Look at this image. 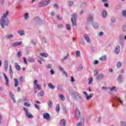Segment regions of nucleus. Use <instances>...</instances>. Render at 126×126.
<instances>
[{
    "mask_svg": "<svg viewBox=\"0 0 126 126\" xmlns=\"http://www.w3.org/2000/svg\"><path fill=\"white\" fill-rule=\"evenodd\" d=\"M22 41L13 42L11 44L12 47H17V46H21Z\"/></svg>",
    "mask_w": 126,
    "mask_h": 126,
    "instance_id": "9d476101",
    "label": "nucleus"
},
{
    "mask_svg": "<svg viewBox=\"0 0 126 126\" xmlns=\"http://www.w3.org/2000/svg\"><path fill=\"white\" fill-rule=\"evenodd\" d=\"M40 18L38 17H35L34 18V21H38V20H39Z\"/></svg>",
    "mask_w": 126,
    "mask_h": 126,
    "instance_id": "680f3d73",
    "label": "nucleus"
},
{
    "mask_svg": "<svg viewBox=\"0 0 126 126\" xmlns=\"http://www.w3.org/2000/svg\"><path fill=\"white\" fill-rule=\"evenodd\" d=\"M121 124L122 126H126V123L124 121H121Z\"/></svg>",
    "mask_w": 126,
    "mask_h": 126,
    "instance_id": "864d4df0",
    "label": "nucleus"
},
{
    "mask_svg": "<svg viewBox=\"0 0 126 126\" xmlns=\"http://www.w3.org/2000/svg\"><path fill=\"white\" fill-rule=\"evenodd\" d=\"M13 37H14V35H13L12 34H7L5 36V39H11L13 38Z\"/></svg>",
    "mask_w": 126,
    "mask_h": 126,
    "instance_id": "5701e85b",
    "label": "nucleus"
},
{
    "mask_svg": "<svg viewBox=\"0 0 126 126\" xmlns=\"http://www.w3.org/2000/svg\"><path fill=\"white\" fill-rule=\"evenodd\" d=\"M41 40L42 41V42L43 43H46V42H47V40L45 38V37H43L42 38H41Z\"/></svg>",
    "mask_w": 126,
    "mask_h": 126,
    "instance_id": "6e6d98bb",
    "label": "nucleus"
},
{
    "mask_svg": "<svg viewBox=\"0 0 126 126\" xmlns=\"http://www.w3.org/2000/svg\"><path fill=\"white\" fill-rule=\"evenodd\" d=\"M124 37H125V35H124V34H121L119 37V40H123V41H125Z\"/></svg>",
    "mask_w": 126,
    "mask_h": 126,
    "instance_id": "ea45409f",
    "label": "nucleus"
},
{
    "mask_svg": "<svg viewBox=\"0 0 126 126\" xmlns=\"http://www.w3.org/2000/svg\"><path fill=\"white\" fill-rule=\"evenodd\" d=\"M51 2V0H42L38 3V6L42 7V6H46Z\"/></svg>",
    "mask_w": 126,
    "mask_h": 126,
    "instance_id": "7ed1b4c3",
    "label": "nucleus"
},
{
    "mask_svg": "<svg viewBox=\"0 0 126 126\" xmlns=\"http://www.w3.org/2000/svg\"><path fill=\"white\" fill-rule=\"evenodd\" d=\"M76 57H80V56H81L80 51L77 50L76 52Z\"/></svg>",
    "mask_w": 126,
    "mask_h": 126,
    "instance_id": "a19ab883",
    "label": "nucleus"
},
{
    "mask_svg": "<svg viewBox=\"0 0 126 126\" xmlns=\"http://www.w3.org/2000/svg\"><path fill=\"white\" fill-rule=\"evenodd\" d=\"M23 60H24V63H25V64H27V61L26 60V58L25 57H24L23 58Z\"/></svg>",
    "mask_w": 126,
    "mask_h": 126,
    "instance_id": "69168bd1",
    "label": "nucleus"
},
{
    "mask_svg": "<svg viewBox=\"0 0 126 126\" xmlns=\"http://www.w3.org/2000/svg\"><path fill=\"white\" fill-rule=\"evenodd\" d=\"M115 52L116 55H119V54H120V52H121V47L119 45H117L116 46Z\"/></svg>",
    "mask_w": 126,
    "mask_h": 126,
    "instance_id": "f8f14e48",
    "label": "nucleus"
},
{
    "mask_svg": "<svg viewBox=\"0 0 126 126\" xmlns=\"http://www.w3.org/2000/svg\"><path fill=\"white\" fill-rule=\"evenodd\" d=\"M93 21V16L92 15H90L87 19V22L89 23V22H92Z\"/></svg>",
    "mask_w": 126,
    "mask_h": 126,
    "instance_id": "2eb2a0df",
    "label": "nucleus"
},
{
    "mask_svg": "<svg viewBox=\"0 0 126 126\" xmlns=\"http://www.w3.org/2000/svg\"><path fill=\"white\" fill-rule=\"evenodd\" d=\"M68 3L70 5V6H72L74 4V2L73 1H68Z\"/></svg>",
    "mask_w": 126,
    "mask_h": 126,
    "instance_id": "8fccbe9b",
    "label": "nucleus"
},
{
    "mask_svg": "<svg viewBox=\"0 0 126 126\" xmlns=\"http://www.w3.org/2000/svg\"><path fill=\"white\" fill-rule=\"evenodd\" d=\"M9 74L11 78H12V77L13 76V71H12V68L10 65L9 67Z\"/></svg>",
    "mask_w": 126,
    "mask_h": 126,
    "instance_id": "aec40b11",
    "label": "nucleus"
},
{
    "mask_svg": "<svg viewBox=\"0 0 126 126\" xmlns=\"http://www.w3.org/2000/svg\"><path fill=\"white\" fill-rule=\"evenodd\" d=\"M122 29H123V31H124V32H126V27L125 26H124L122 27Z\"/></svg>",
    "mask_w": 126,
    "mask_h": 126,
    "instance_id": "0e129e2a",
    "label": "nucleus"
},
{
    "mask_svg": "<svg viewBox=\"0 0 126 126\" xmlns=\"http://www.w3.org/2000/svg\"><path fill=\"white\" fill-rule=\"evenodd\" d=\"M110 91H113V90H115L116 89V86H113L111 88H110Z\"/></svg>",
    "mask_w": 126,
    "mask_h": 126,
    "instance_id": "5fc2aeb1",
    "label": "nucleus"
},
{
    "mask_svg": "<svg viewBox=\"0 0 126 126\" xmlns=\"http://www.w3.org/2000/svg\"><path fill=\"white\" fill-rule=\"evenodd\" d=\"M52 104H53V102H52V100H49V101L48 102V105L49 108H51V107H52Z\"/></svg>",
    "mask_w": 126,
    "mask_h": 126,
    "instance_id": "4c0bfd02",
    "label": "nucleus"
},
{
    "mask_svg": "<svg viewBox=\"0 0 126 126\" xmlns=\"http://www.w3.org/2000/svg\"><path fill=\"white\" fill-rule=\"evenodd\" d=\"M58 27L59 28H63V24H58Z\"/></svg>",
    "mask_w": 126,
    "mask_h": 126,
    "instance_id": "338daca9",
    "label": "nucleus"
},
{
    "mask_svg": "<svg viewBox=\"0 0 126 126\" xmlns=\"http://www.w3.org/2000/svg\"><path fill=\"white\" fill-rule=\"evenodd\" d=\"M69 93L71 96H74L75 98V100L79 103V104H81L82 103V97L81 96V95L79 94V93L74 92L73 91L69 90Z\"/></svg>",
    "mask_w": 126,
    "mask_h": 126,
    "instance_id": "f03ea898",
    "label": "nucleus"
},
{
    "mask_svg": "<svg viewBox=\"0 0 126 126\" xmlns=\"http://www.w3.org/2000/svg\"><path fill=\"white\" fill-rule=\"evenodd\" d=\"M66 28L67 30H68L69 31H70L71 29V28L70 27V25H69L68 24L66 25Z\"/></svg>",
    "mask_w": 126,
    "mask_h": 126,
    "instance_id": "37998d69",
    "label": "nucleus"
},
{
    "mask_svg": "<svg viewBox=\"0 0 126 126\" xmlns=\"http://www.w3.org/2000/svg\"><path fill=\"white\" fill-rule=\"evenodd\" d=\"M15 65L17 70H20V69H21V67H20V66L18 65V63H15Z\"/></svg>",
    "mask_w": 126,
    "mask_h": 126,
    "instance_id": "393cba45",
    "label": "nucleus"
},
{
    "mask_svg": "<svg viewBox=\"0 0 126 126\" xmlns=\"http://www.w3.org/2000/svg\"><path fill=\"white\" fill-rule=\"evenodd\" d=\"M99 63V61H97V60H95L94 62V64H98V63Z\"/></svg>",
    "mask_w": 126,
    "mask_h": 126,
    "instance_id": "052dcab7",
    "label": "nucleus"
},
{
    "mask_svg": "<svg viewBox=\"0 0 126 126\" xmlns=\"http://www.w3.org/2000/svg\"><path fill=\"white\" fill-rule=\"evenodd\" d=\"M23 101L24 102H28L29 100L28 98H27V97H25V98H24Z\"/></svg>",
    "mask_w": 126,
    "mask_h": 126,
    "instance_id": "bf43d9fd",
    "label": "nucleus"
},
{
    "mask_svg": "<svg viewBox=\"0 0 126 126\" xmlns=\"http://www.w3.org/2000/svg\"><path fill=\"white\" fill-rule=\"evenodd\" d=\"M114 100L117 101L119 103H120L121 106H124V101L121 99V98L118 96H114L113 97Z\"/></svg>",
    "mask_w": 126,
    "mask_h": 126,
    "instance_id": "1a4fd4ad",
    "label": "nucleus"
},
{
    "mask_svg": "<svg viewBox=\"0 0 126 126\" xmlns=\"http://www.w3.org/2000/svg\"><path fill=\"white\" fill-rule=\"evenodd\" d=\"M121 66H122V63L121 62H118L117 63V67H118V68H120Z\"/></svg>",
    "mask_w": 126,
    "mask_h": 126,
    "instance_id": "e433bc0d",
    "label": "nucleus"
},
{
    "mask_svg": "<svg viewBox=\"0 0 126 126\" xmlns=\"http://www.w3.org/2000/svg\"><path fill=\"white\" fill-rule=\"evenodd\" d=\"M63 114L65 115V114H66L67 113L66 109L65 108V107H63Z\"/></svg>",
    "mask_w": 126,
    "mask_h": 126,
    "instance_id": "13d9d810",
    "label": "nucleus"
},
{
    "mask_svg": "<svg viewBox=\"0 0 126 126\" xmlns=\"http://www.w3.org/2000/svg\"><path fill=\"white\" fill-rule=\"evenodd\" d=\"M14 83H15V85L14 86L15 87H17V86H18V80H17V79H14Z\"/></svg>",
    "mask_w": 126,
    "mask_h": 126,
    "instance_id": "2f4dec72",
    "label": "nucleus"
},
{
    "mask_svg": "<svg viewBox=\"0 0 126 126\" xmlns=\"http://www.w3.org/2000/svg\"><path fill=\"white\" fill-rule=\"evenodd\" d=\"M19 81L20 83H22V82H23V77H20L19 78Z\"/></svg>",
    "mask_w": 126,
    "mask_h": 126,
    "instance_id": "de8ad7c7",
    "label": "nucleus"
},
{
    "mask_svg": "<svg viewBox=\"0 0 126 126\" xmlns=\"http://www.w3.org/2000/svg\"><path fill=\"white\" fill-rule=\"evenodd\" d=\"M40 56L43 58H47L48 57V54L43 52L40 54Z\"/></svg>",
    "mask_w": 126,
    "mask_h": 126,
    "instance_id": "72a5a7b5",
    "label": "nucleus"
},
{
    "mask_svg": "<svg viewBox=\"0 0 126 126\" xmlns=\"http://www.w3.org/2000/svg\"><path fill=\"white\" fill-rule=\"evenodd\" d=\"M75 119L77 121L79 120V118H80V111L78 108H76L75 110Z\"/></svg>",
    "mask_w": 126,
    "mask_h": 126,
    "instance_id": "39448f33",
    "label": "nucleus"
},
{
    "mask_svg": "<svg viewBox=\"0 0 126 126\" xmlns=\"http://www.w3.org/2000/svg\"><path fill=\"white\" fill-rule=\"evenodd\" d=\"M84 37L85 40L87 42V43H90V37H89V35H88V34H85L84 35Z\"/></svg>",
    "mask_w": 126,
    "mask_h": 126,
    "instance_id": "f3484780",
    "label": "nucleus"
},
{
    "mask_svg": "<svg viewBox=\"0 0 126 126\" xmlns=\"http://www.w3.org/2000/svg\"><path fill=\"white\" fill-rule=\"evenodd\" d=\"M83 94L85 95L86 98L88 101L90 100V99H91L93 97V94H90L88 95V94H87V92H86V91L83 92Z\"/></svg>",
    "mask_w": 126,
    "mask_h": 126,
    "instance_id": "6e6552de",
    "label": "nucleus"
},
{
    "mask_svg": "<svg viewBox=\"0 0 126 126\" xmlns=\"http://www.w3.org/2000/svg\"><path fill=\"white\" fill-rule=\"evenodd\" d=\"M24 17L25 20H27L28 19H29V14L28 13H25Z\"/></svg>",
    "mask_w": 126,
    "mask_h": 126,
    "instance_id": "cd10ccee",
    "label": "nucleus"
},
{
    "mask_svg": "<svg viewBox=\"0 0 126 126\" xmlns=\"http://www.w3.org/2000/svg\"><path fill=\"white\" fill-rule=\"evenodd\" d=\"M4 78L6 80V86H9V80H8V78H7V76H6V75H5V74H3Z\"/></svg>",
    "mask_w": 126,
    "mask_h": 126,
    "instance_id": "6ab92c4d",
    "label": "nucleus"
},
{
    "mask_svg": "<svg viewBox=\"0 0 126 126\" xmlns=\"http://www.w3.org/2000/svg\"><path fill=\"white\" fill-rule=\"evenodd\" d=\"M33 88L34 89H37L38 90H41V86L38 84V80L35 79L33 82Z\"/></svg>",
    "mask_w": 126,
    "mask_h": 126,
    "instance_id": "423d86ee",
    "label": "nucleus"
},
{
    "mask_svg": "<svg viewBox=\"0 0 126 126\" xmlns=\"http://www.w3.org/2000/svg\"><path fill=\"white\" fill-rule=\"evenodd\" d=\"M60 126H66L65 120L64 119H62L61 120Z\"/></svg>",
    "mask_w": 126,
    "mask_h": 126,
    "instance_id": "b1692460",
    "label": "nucleus"
},
{
    "mask_svg": "<svg viewBox=\"0 0 126 126\" xmlns=\"http://www.w3.org/2000/svg\"><path fill=\"white\" fill-rule=\"evenodd\" d=\"M98 73H99L98 72V71H97L96 70H94V75L95 76H97V75H98Z\"/></svg>",
    "mask_w": 126,
    "mask_h": 126,
    "instance_id": "603ef678",
    "label": "nucleus"
},
{
    "mask_svg": "<svg viewBox=\"0 0 126 126\" xmlns=\"http://www.w3.org/2000/svg\"><path fill=\"white\" fill-rule=\"evenodd\" d=\"M92 81H93V78H91L89 79V84H91V83H92Z\"/></svg>",
    "mask_w": 126,
    "mask_h": 126,
    "instance_id": "3c124183",
    "label": "nucleus"
},
{
    "mask_svg": "<svg viewBox=\"0 0 126 126\" xmlns=\"http://www.w3.org/2000/svg\"><path fill=\"white\" fill-rule=\"evenodd\" d=\"M60 110H61V108L60 107V104H58L56 107V111L57 113H59V112H60Z\"/></svg>",
    "mask_w": 126,
    "mask_h": 126,
    "instance_id": "7c9ffc66",
    "label": "nucleus"
},
{
    "mask_svg": "<svg viewBox=\"0 0 126 126\" xmlns=\"http://www.w3.org/2000/svg\"><path fill=\"white\" fill-rule=\"evenodd\" d=\"M24 106H25L26 107H30V104L29 103V102H25L24 103Z\"/></svg>",
    "mask_w": 126,
    "mask_h": 126,
    "instance_id": "09e8293b",
    "label": "nucleus"
},
{
    "mask_svg": "<svg viewBox=\"0 0 126 126\" xmlns=\"http://www.w3.org/2000/svg\"><path fill=\"white\" fill-rule=\"evenodd\" d=\"M102 16L103 18H106L107 17V11H103L102 13Z\"/></svg>",
    "mask_w": 126,
    "mask_h": 126,
    "instance_id": "a878e982",
    "label": "nucleus"
},
{
    "mask_svg": "<svg viewBox=\"0 0 126 126\" xmlns=\"http://www.w3.org/2000/svg\"><path fill=\"white\" fill-rule=\"evenodd\" d=\"M92 25L93 26V27H94V28L95 29H97L98 27V23H96V22H94L92 23Z\"/></svg>",
    "mask_w": 126,
    "mask_h": 126,
    "instance_id": "bb28decb",
    "label": "nucleus"
},
{
    "mask_svg": "<svg viewBox=\"0 0 126 126\" xmlns=\"http://www.w3.org/2000/svg\"><path fill=\"white\" fill-rule=\"evenodd\" d=\"M100 61H101V62H104L105 61H106V60H107V56H102L100 59H99Z\"/></svg>",
    "mask_w": 126,
    "mask_h": 126,
    "instance_id": "c756f323",
    "label": "nucleus"
},
{
    "mask_svg": "<svg viewBox=\"0 0 126 126\" xmlns=\"http://www.w3.org/2000/svg\"><path fill=\"white\" fill-rule=\"evenodd\" d=\"M104 74H100L96 76V80H101L104 78Z\"/></svg>",
    "mask_w": 126,
    "mask_h": 126,
    "instance_id": "4468645a",
    "label": "nucleus"
},
{
    "mask_svg": "<svg viewBox=\"0 0 126 126\" xmlns=\"http://www.w3.org/2000/svg\"><path fill=\"white\" fill-rule=\"evenodd\" d=\"M17 57H18V58H21V57H22V52L19 51L17 54Z\"/></svg>",
    "mask_w": 126,
    "mask_h": 126,
    "instance_id": "58836bf2",
    "label": "nucleus"
},
{
    "mask_svg": "<svg viewBox=\"0 0 126 126\" xmlns=\"http://www.w3.org/2000/svg\"><path fill=\"white\" fill-rule=\"evenodd\" d=\"M48 86L51 88V89H55V88H56V87L54 86V85H53L52 83H49Z\"/></svg>",
    "mask_w": 126,
    "mask_h": 126,
    "instance_id": "473e14b6",
    "label": "nucleus"
},
{
    "mask_svg": "<svg viewBox=\"0 0 126 126\" xmlns=\"http://www.w3.org/2000/svg\"><path fill=\"white\" fill-rule=\"evenodd\" d=\"M116 21V18L115 17H112L111 18V22H112V23H114V22H115Z\"/></svg>",
    "mask_w": 126,
    "mask_h": 126,
    "instance_id": "4d7b16f0",
    "label": "nucleus"
},
{
    "mask_svg": "<svg viewBox=\"0 0 126 126\" xmlns=\"http://www.w3.org/2000/svg\"><path fill=\"white\" fill-rule=\"evenodd\" d=\"M9 95L10 97H11L12 100H13V103H15L16 102V100H15V95L13 93H11V92H9Z\"/></svg>",
    "mask_w": 126,
    "mask_h": 126,
    "instance_id": "dca6fc26",
    "label": "nucleus"
},
{
    "mask_svg": "<svg viewBox=\"0 0 126 126\" xmlns=\"http://www.w3.org/2000/svg\"><path fill=\"white\" fill-rule=\"evenodd\" d=\"M76 13H74L73 14H72V18L71 19V23L72 24V25L73 26H75L76 25V16H77Z\"/></svg>",
    "mask_w": 126,
    "mask_h": 126,
    "instance_id": "20e7f679",
    "label": "nucleus"
},
{
    "mask_svg": "<svg viewBox=\"0 0 126 126\" xmlns=\"http://www.w3.org/2000/svg\"><path fill=\"white\" fill-rule=\"evenodd\" d=\"M124 41L125 40L119 39V43L121 46H124Z\"/></svg>",
    "mask_w": 126,
    "mask_h": 126,
    "instance_id": "a18cd8bd",
    "label": "nucleus"
},
{
    "mask_svg": "<svg viewBox=\"0 0 126 126\" xmlns=\"http://www.w3.org/2000/svg\"><path fill=\"white\" fill-rule=\"evenodd\" d=\"M59 97H60L61 100H62V101H64L65 98H64V96H63V95L60 94Z\"/></svg>",
    "mask_w": 126,
    "mask_h": 126,
    "instance_id": "c9c22d12",
    "label": "nucleus"
},
{
    "mask_svg": "<svg viewBox=\"0 0 126 126\" xmlns=\"http://www.w3.org/2000/svg\"><path fill=\"white\" fill-rule=\"evenodd\" d=\"M43 118L45 120H50V114L48 113H45L43 114Z\"/></svg>",
    "mask_w": 126,
    "mask_h": 126,
    "instance_id": "a211bd4d",
    "label": "nucleus"
},
{
    "mask_svg": "<svg viewBox=\"0 0 126 126\" xmlns=\"http://www.w3.org/2000/svg\"><path fill=\"white\" fill-rule=\"evenodd\" d=\"M70 81H71L72 82H74V81H75V80H74V78L73 77V76H71V77Z\"/></svg>",
    "mask_w": 126,
    "mask_h": 126,
    "instance_id": "e2e57ef3",
    "label": "nucleus"
},
{
    "mask_svg": "<svg viewBox=\"0 0 126 126\" xmlns=\"http://www.w3.org/2000/svg\"><path fill=\"white\" fill-rule=\"evenodd\" d=\"M8 69V65H4V69L7 72V69Z\"/></svg>",
    "mask_w": 126,
    "mask_h": 126,
    "instance_id": "49530a36",
    "label": "nucleus"
},
{
    "mask_svg": "<svg viewBox=\"0 0 126 126\" xmlns=\"http://www.w3.org/2000/svg\"><path fill=\"white\" fill-rule=\"evenodd\" d=\"M8 15V11H7L5 13H4L3 16L1 17L0 20V24L2 29L4 28V26H7L9 23L8 18H7V15Z\"/></svg>",
    "mask_w": 126,
    "mask_h": 126,
    "instance_id": "f257e3e1",
    "label": "nucleus"
},
{
    "mask_svg": "<svg viewBox=\"0 0 126 126\" xmlns=\"http://www.w3.org/2000/svg\"><path fill=\"white\" fill-rule=\"evenodd\" d=\"M83 69V66L82 65H80V66H79V67L77 68V70L78 71H81V70Z\"/></svg>",
    "mask_w": 126,
    "mask_h": 126,
    "instance_id": "f704fd0d",
    "label": "nucleus"
},
{
    "mask_svg": "<svg viewBox=\"0 0 126 126\" xmlns=\"http://www.w3.org/2000/svg\"><path fill=\"white\" fill-rule=\"evenodd\" d=\"M58 68L59 70H60V71H62V72L63 73V74H64V75H65L66 77H67V73H66V72L65 71L64 69L61 66H59Z\"/></svg>",
    "mask_w": 126,
    "mask_h": 126,
    "instance_id": "ddd939ff",
    "label": "nucleus"
},
{
    "mask_svg": "<svg viewBox=\"0 0 126 126\" xmlns=\"http://www.w3.org/2000/svg\"><path fill=\"white\" fill-rule=\"evenodd\" d=\"M47 68H52V65L51 64H48L47 66Z\"/></svg>",
    "mask_w": 126,
    "mask_h": 126,
    "instance_id": "774afa93",
    "label": "nucleus"
},
{
    "mask_svg": "<svg viewBox=\"0 0 126 126\" xmlns=\"http://www.w3.org/2000/svg\"><path fill=\"white\" fill-rule=\"evenodd\" d=\"M123 77H124L123 75H119L118 79H117L118 82H120V83L123 82Z\"/></svg>",
    "mask_w": 126,
    "mask_h": 126,
    "instance_id": "412c9836",
    "label": "nucleus"
},
{
    "mask_svg": "<svg viewBox=\"0 0 126 126\" xmlns=\"http://www.w3.org/2000/svg\"><path fill=\"white\" fill-rule=\"evenodd\" d=\"M18 33L20 35V36H24V35H25V32L23 30H19L18 31Z\"/></svg>",
    "mask_w": 126,
    "mask_h": 126,
    "instance_id": "4be33fe9",
    "label": "nucleus"
},
{
    "mask_svg": "<svg viewBox=\"0 0 126 126\" xmlns=\"http://www.w3.org/2000/svg\"><path fill=\"white\" fill-rule=\"evenodd\" d=\"M44 92L43 91H41L39 93H38L37 94V96L38 97H42L43 96H44Z\"/></svg>",
    "mask_w": 126,
    "mask_h": 126,
    "instance_id": "c85d7f7f",
    "label": "nucleus"
},
{
    "mask_svg": "<svg viewBox=\"0 0 126 126\" xmlns=\"http://www.w3.org/2000/svg\"><path fill=\"white\" fill-rule=\"evenodd\" d=\"M23 109H24V111L26 113V115L27 117H28V118H29V119L33 118V116L31 114V113H30V112H29L28 111V108L23 107Z\"/></svg>",
    "mask_w": 126,
    "mask_h": 126,
    "instance_id": "0eeeda50",
    "label": "nucleus"
},
{
    "mask_svg": "<svg viewBox=\"0 0 126 126\" xmlns=\"http://www.w3.org/2000/svg\"><path fill=\"white\" fill-rule=\"evenodd\" d=\"M28 61H29V62H30L31 63H33V62L35 61V59L30 58L28 59Z\"/></svg>",
    "mask_w": 126,
    "mask_h": 126,
    "instance_id": "c03bdc74",
    "label": "nucleus"
},
{
    "mask_svg": "<svg viewBox=\"0 0 126 126\" xmlns=\"http://www.w3.org/2000/svg\"><path fill=\"white\" fill-rule=\"evenodd\" d=\"M85 121V119L84 118V117H82L81 118V122L78 123L77 124V126H83L84 125V121Z\"/></svg>",
    "mask_w": 126,
    "mask_h": 126,
    "instance_id": "9b49d317",
    "label": "nucleus"
},
{
    "mask_svg": "<svg viewBox=\"0 0 126 126\" xmlns=\"http://www.w3.org/2000/svg\"><path fill=\"white\" fill-rule=\"evenodd\" d=\"M67 59H68V55H67L66 56H65L63 58L62 63H63V62H64V61H66V60H67Z\"/></svg>",
    "mask_w": 126,
    "mask_h": 126,
    "instance_id": "79ce46f5",
    "label": "nucleus"
}]
</instances>
